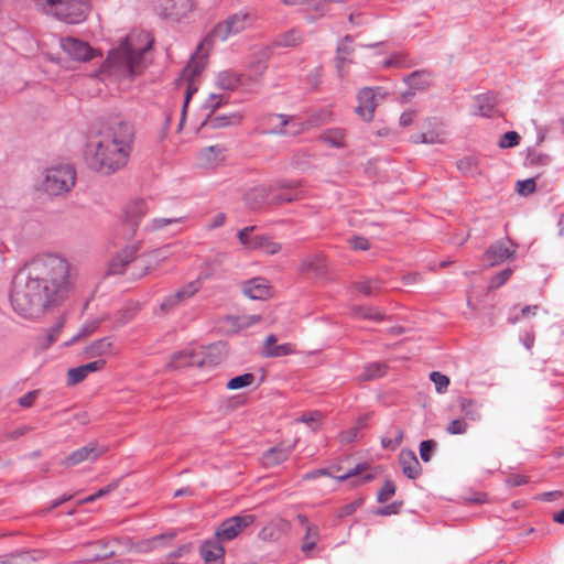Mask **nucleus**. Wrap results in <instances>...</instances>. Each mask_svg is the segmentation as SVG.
Instances as JSON below:
<instances>
[{"mask_svg": "<svg viewBox=\"0 0 564 564\" xmlns=\"http://www.w3.org/2000/svg\"><path fill=\"white\" fill-rule=\"evenodd\" d=\"M76 280L77 272L66 258L55 253L37 256L15 274L11 305L21 316L32 317L62 301Z\"/></svg>", "mask_w": 564, "mask_h": 564, "instance_id": "f257e3e1", "label": "nucleus"}, {"mask_svg": "<svg viewBox=\"0 0 564 564\" xmlns=\"http://www.w3.org/2000/svg\"><path fill=\"white\" fill-rule=\"evenodd\" d=\"M133 141V126L122 115H110L88 138L84 153L86 164L95 172L115 174L127 165Z\"/></svg>", "mask_w": 564, "mask_h": 564, "instance_id": "f03ea898", "label": "nucleus"}, {"mask_svg": "<svg viewBox=\"0 0 564 564\" xmlns=\"http://www.w3.org/2000/svg\"><path fill=\"white\" fill-rule=\"evenodd\" d=\"M153 39L145 31L132 32L120 42L119 46L111 50L106 63L132 79L140 75L144 67V53L151 50Z\"/></svg>", "mask_w": 564, "mask_h": 564, "instance_id": "7ed1b4c3", "label": "nucleus"}, {"mask_svg": "<svg viewBox=\"0 0 564 564\" xmlns=\"http://www.w3.org/2000/svg\"><path fill=\"white\" fill-rule=\"evenodd\" d=\"M37 8L68 24L86 20L90 0H34Z\"/></svg>", "mask_w": 564, "mask_h": 564, "instance_id": "20e7f679", "label": "nucleus"}, {"mask_svg": "<svg viewBox=\"0 0 564 564\" xmlns=\"http://www.w3.org/2000/svg\"><path fill=\"white\" fill-rule=\"evenodd\" d=\"M256 20V12L241 10L216 24L213 29V35L221 41H226L230 35L238 34L251 26Z\"/></svg>", "mask_w": 564, "mask_h": 564, "instance_id": "39448f33", "label": "nucleus"}, {"mask_svg": "<svg viewBox=\"0 0 564 564\" xmlns=\"http://www.w3.org/2000/svg\"><path fill=\"white\" fill-rule=\"evenodd\" d=\"M131 262H133V269L137 270V272L131 273L132 278H142L150 270L149 263H145L144 260L137 259L135 247H126L112 258L108 268V274L116 275L124 273L126 267Z\"/></svg>", "mask_w": 564, "mask_h": 564, "instance_id": "423d86ee", "label": "nucleus"}, {"mask_svg": "<svg viewBox=\"0 0 564 564\" xmlns=\"http://www.w3.org/2000/svg\"><path fill=\"white\" fill-rule=\"evenodd\" d=\"M204 67H205V62L203 61V58H195L193 56L192 59L187 63V65L181 72L178 78L175 79L176 87H181V85L183 83H186V94H185L184 105H183V109H182V116H181V120H180V128H182V126L185 121L188 102H189L193 94H195L197 91V88L194 85V79L200 75Z\"/></svg>", "mask_w": 564, "mask_h": 564, "instance_id": "0eeeda50", "label": "nucleus"}, {"mask_svg": "<svg viewBox=\"0 0 564 564\" xmlns=\"http://www.w3.org/2000/svg\"><path fill=\"white\" fill-rule=\"evenodd\" d=\"M256 516L250 513L237 514L224 520L215 532V536L224 542L236 539L245 529L253 524Z\"/></svg>", "mask_w": 564, "mask_h": 564, "instance_id": "6e6552de", "label": "nucleus"}, {"mask_svg": "<svg viewBox=\"0 0 564 564\" xmlns=\"http://www.w3.org/2000/svg\"><path fill=\"white\" fill-rule=\"evenodd\" d=\"M183 356L188 358L186 364L197 365V367H214L223 359L221 350L216 345L199 347L196 348V352L183 354Z\"/></svg>", "mask_w": 564, "mask_h": 564, "instance_id": "1a4fd4ad", "label": "nucleus"}, {"mask_svg": "<svg viewBox=\"0 0 564 564\" xmlns=\"http://www.w3.org/2000/svg\"><path fill=\"white\" fill-rule=\"evenodd\" d=\"M332 112L328 109H321L314 113H312L305 122H301L296 129L293 131H290L289 134H297L301 131H304L307 128L311 127H318L322 124H325L330 120ZM274 117L281 119V127H285L290 123V117L285 115H275ZM280 134H286L288 131L283 130L281 128L279 131H275Z\"/></svg>", "mask_w": 564, "mask_h": 564, "instance_id": "9d476101", "label": "nucleus"}, {"mask_svg": "<svg viewBox=\"0 0 564 564\" xmlns=\"http://www.w3.org/2000/svg\"><path fill=\"white\" fill-rule=\"evenodd\" d=\"M105 446H100L97 443H88L87 445L72 452L65 459L63 464L65 466H75L83 462H94L99 458L105 452Z\"/></svg>", "mask_w": 564, "mask_h": 564, "instance_id": "9b49d317", "label": "nucleus"}, {"mask_svg": "<svg viewBox=\"0 0 564 564\" xmlns=\"http://www.w3.org/2000/svg\"><path fill=\"white\" fill-rule=\"evenodd\" d=\"M59 45L62 50L74 61L87 62L93 57V48L82 40L75 37L61 39Z\"/></svg>", "mask_w": 564, "mask_h": 564, "instance_id": "f8f14e48", "label": "nucleus"}, {"mask_svg": "<svg viewBox=\"0 0 564 564\" xmlns=\"http://www.w3.org/2000/svg\"><path fill=\"white\" fill-rule=\"evenodd\" d=\"M358 106L356 108L357 115L366 122L373 119L375 110L378 106L377 93L371 87H365L359 90L357 95Z\"/></svg>", "mask_w": 564, "mask_h": 564, "instance_id": "ddd939ff", "label": "nucleus"}, {"mask_svg": "<svg viewBox=\"0 0 564 564\" xmlns=\"http://www.w3.org/2000/svg\"><path fill=\"white\" fill-rule=\"evenodd\" d=\"M516 252L511 240L502 239L492 243L487 250L485 258L490 265L499 264L513 257Z\"/></svg>", "mask_w": 564, "mask_h": 564, "instance_id": "4468645a", "label": "nucleus"}, {"mask_svg": "<svg viewBox=\"0 0 564 564\" xmlns=\"http://www.w3.org/2000/svg\"><path fill=\"white\" fill-rule=\"evenodd\" d=\"M354 40L351 35H345L337 45L336 50V67L340 78L346 74V66L352 63Z\"/></svg>", "mask_w": 564, "mask_h": 564, "instance_id": "2eb2a0df", "label": "nucleus"}, {"mask_svg": "<svg viewBox=\"0 0 564 564\" xmlns=\"http://www.w3.org/2000/svg\"><path fill=\"white\" fill-rule=\"evenodd\" d=\"M192 0H160L161 14L165 18L178 19L193 10Z\"/></svg>", "mask_w": 564, "mask_h": 564, "instance_id": "dca6fc26", "label": "nucleus"}, {"mask_svg": "<svg viewBox=\"0 0 564 564\" xmlns=\"http://www.w3.org/2000/svg\"><path fill=\"white\" fill-rule=\"evenodd\" d=\"M76 178H43L40 189L48 196H58L69 192Z\"/></svg>", "mask_w": 564, "mask_h": 564, "instance_id": "f3484780", "label": "nucleus"}, {"mask_svg": "<svg viewBox=\"0 0 564 564\" xmlns=\"http://www.w3.org/2000/svg\"><path fill=\"white\" fill-rule=\"evenodd\" d=\"M223 543L224 541H220L215 536L214 540L206 541L200 546L202 557L207 564H223L221 560L225 555Z\"/></svg>", "mask_w": 564, "mask_h": 564, "instance_id": "a211bd4d", "label": "nucleus"}, {"mask_svg": "<svg viewBox=\"0 0 564 564\" xmlns=\"http://www.w3.org/2000/svg\"><path fill=\"white\" fill-rule=\"evenodd\" d=\"M106 365L104 359H97L95 361L88 362L86 365H82L76 368H70L68 370V384L74 386L82 382L89 373L101 370Z\"/></svg>", "mask_w": 564, "mask_h": 564, "instance_id": "6ab92c4d", "label": "nucleus"}, {"mask_svg": "<svg viewBox=\"0 0 564 564\" xmlns=\"http://www.w3.org/2000/svg\"><path fill=\"white\" fill-rule=\"evenodd\" d=\"M242 121L240 112H231L228 115L207 113L206 118L200 124V128L210 127L213 129L225 128L228 126L239 124Z\"/></svg>", "mask_w": 564, "mask_h": 564, "instance_id": "aec40b11", "label": "nucleus"}, {"mask_svg": "<svg viewBox=\"0 0 564 564\" xmlns=\"http://www.w3.org/2000/svg\"><path fill=\"white\" fill-rule=\"evenodd\" d=\"M242 292L251 300H265L270 294V288L267 280L253 278L242 284Z\"/></svg>", "mask_w": 564, "mask_h": 564, "instance_id": "412c9836", "label": "nucleus"}, {"mask_svg": "<svg viewBox=\"0 0 564 564\" xmlns=\"http://www.w3.org/2000/svg\"><path fill=\"white\" fill-rule=\"evenodd\" d=\"M147 213L148 207L143 199H134L126 206V221L132 227V232H135L141 219L147 215Z\"/></svg>", "mask_w": 564, "mask_h": 564, "instance_id": "4be33fe9", "label": "nucleus"}, {"mask_svg": "<svg viewBox=\"0 0 564 564\" xmlns=\"http://www.w3.org/2000/svg\"><path fill=\"white\" fill-rule=\"evenodd\" d=\"M295 444H279L271 447L263 454V462L267 466H276L285 462L293 452Z\"/></svg>", "mask_w": 564, "mask_h": 564, "instance_id": "5701e85b", "label": "nucleus"}, {"mask_svg": "<svg viewBox=\"0 0 564 564\" xmlns=\"http://www.w3.org/2000/svg\"><path fill=\"white\" fill-rule=\"evenodd\" d=\"M400 465L403 474L410 479H416L421 474L422 468L420 462L412 451H401Z\"/></svg>", "mask_w": 564, "mask_h": 564, "instance_id": "b1692460", "label": "nucleus"}, {"mask_svg": "<svg viewBox=\"0 0 564 564\" xmlns=\"http://www.w3.org/2000/svg\"><path fill=\"white\" fill-rule=\"evenodd\" d=\"M432 73L426 69L414 70L404 78V83L413 90H425L431 85Z\"/></svg>", "mask_w": 564, "mask_h": 564, "instance_id": "393cba45", "label": "nucleus"}, {"mask_svg": "<svg viewBox=\"0 0 564 564\" xmlns=\"http://www.w3.org/2000/svg\"><path fill=\"white\" fill-rule=\"evenodd\" d=\"M457 403L464 420L471 422H479L481 420L480 404L476 400L459 398Z\"/></svg>", "mask_w": 564, "mask_h": 564, "instance_id": "a878e982", "label": "nucleus"}, {"mask_svg": "<svg viewBox=\"0 0 564 564\" xmlns=\"http://www.w3.org/2000/svg\"><path fill=\"white\" fill-rule=\"evenodd\" d=\"M112 354V343L108 337L97 339L85 348L88 358H99Z\"/></svg>", "mask_w": 564, "mask_h": 564, "instance_id": "bb28decb", "label": "nucleus"}, {"mask_svg": "<svg viewBox=\"0 0 564 564\" xmlns=\"http://www.w3.org/2000/svg\"><path fill=\"white\" fill-rule=\"evenodd\" d=\"M250 250H261L267 254H275L281 250V245L268 235H254Z\"/></svg>", "mask_w": 564, "mask_h": 564, "instance_id": "cd10ccee", "label": "nucleus"}, {"mask_svg": "<svg viewBox=\"0 0 564 564\" xmlns=\"http://www.w3.org/2000/svg\"><path fill=\"white\" fill-rule=\"evenodd\" d=\"M180 251H181L180 245H177V243L166 245L162 248L151 251L148 256L150 260L145 261V263H149V265H150L151 262L160 263L170 258H178Z\"/></svg>", "mask_w": 564, "mask_h": 564, "instance_id": "c85d7f7f", "label": "nucleus"}, {"mask_svg": "<svg viewBox=\"0 0 564 564\" xmlns=\"http://www.w3.org/2000/svg\"><path fill=\"white\" fill-rule=\"evenodd\" d=\"M302 33L297 29H291L282 34H279L273 44L279 47H294L302 42Z\"/></svg>", "mask_w": 564, "mask_h": 564, "instance_id": "c756f323", "label": "nucleus"}, {"mask_svg": "<svg viewBox=\"0 0 564 564\" xmlns=\"http://www.w3.org/2000/svg\"><path fill=\"white\" fill-rule=\"evenodd\" d=\"M44 176H76L74 165L65 160L52 163L44 170Z\"/></svg>", "mask_w": 564, "mask_h": 564, "instance_id": "7c9ffc66", "label": "nucleus"}, {"mask_svg": "<svg viewBox=\"0 0 564 564\" xmlns=\"http://www.w3.org/2000/svg\"><path fill=\"white\" fill-rule=\"evenodd\" d=\"M203 276H198L196 280L188 282L184 286L180 288L174 292L175 297L182 301V304L192 299L203 286Z\"/></svg>", "mask_w": 564, "mask_h": 564, "instance_id": "2f4dec72", "label": "nucleus"}, {"mask_svg": "<svg viewBox=\"0 0 564 564\" xmlns=\"http://www.w3.org/2000/svg\"><path fill=\"white\" fill-rule=\"evenodd\" d=\"M186 219L185 216L180 217H155L151 219L144 227L148 232H155L164 229L165 227L174 224H181Z\"/></svg>", "mask_w": 564, "mask_h": 564, "instance_id": "473e14b6", "label": "nucleus"}, {"mask_svg": "<svg viewBox=\"0 0 564 564\" xmlns=\"http://www.w3.org/2000/svg\"><path fill=\"white\" fill-rule=\"evenodd\" d=\"M318 527H307L305 534L302 540L301 551L306 555L311 556V552L316 547L317 541L319 540Z\"/></svg>", "mask_w": 564, "mask_h": 564, "instance_id": "72a5a7b5", "label": "nucleus"}, {"mask_svg": "<svg viewBox=\"0 0 564 564\" xmlns=\"http://www.w3.org/2000/svg\"><path fill=\"white\" fill-rule=\"evenodd\" d=\"M386 372H387L386 364L379 362V361L370 362L364 367V370L360 375V380H364V381L375 380V379L383 377L386 375Z\"/></svg>", "mask_w": 564, "mask_h": 564, "instance_id": "f704fd0d", "label": "nucleus"}, {"mask_svg": "<svg viewBox=\"0 0 564 564\" xmlns=\"http://www.w3.org/2000/svg\"><path fill=\"white\" fill-rule=\"evenodd\" d=\"M176 536V532L170 531L155 536H152L148 540L142 541L139 544L140 551L148 552L155 549L159 544H164L171 542Z\"/></svg>", "mask_w": 564, "mask_h": 564, "instance_id": "c9c22d12", "label": "nucleus"}, {"mask_svg": "<svg viewBox=\"0 0 564 564\" xmlns=\"http://www.w3.org/2000/svg\"><path fill=\"white\" fill-rule=\"evenodd\" d=\"M345 131L340 128L328 129L324 133L321 134V140L333 148H344L345 147Z\"/></svg>", "mask_w": 564, "mask_h": 564, "instance_id": "e433bc0d", "label": "nucleus"}, {"mask_svg": "<svg viewBox=\"0 0 564 564\" xmlns=\"http://www.w3.org/2000/svg\"><path fill=\"white\" fill-rule=\"evenodd\" d=\"M476 110L475 115H479L482 117H491L495 110V101L490 96L487 95H478L475 97Z\"/></svg>", "mask_w": 564, "mask_h": 564, "instance_id": "4c0bfd02", "label": "nucleus"}, {"mask_svg": "<svg viewBox=\"0 0 564 564\" xmlns=\"http://www.w3.org/2000/svg\"><path fill=\"white\" fill-rule=\"evenodd\" d=\"M351 314L356 318H364L375 322H381L384 319V314L376 307L356 306L352 308Z\"/></svg>", "mask_w": 564, "mask_h": 564, "instance_id": "58836bf2", "label": "nucleus"}, {"mask_svg": "<svg viewBox=\"0 0 564 564\" xmlns=\"http://www.w3.org/2000/svg\"><path fill=\"white\" fill-rule=\"evenodd\" d=\"M458 171L464 175L474 176L480 174L478 161L475 156H465L456 162Z\"/></svg>", "mask_w": 564, "mask_h": 564, "instance_id": "ea45409f", "label": "nucleus"}, {"mask_svg": "<svg viewBox=\"0 0 564 564\" xmlns=\"http://www.w3.org/2000/svg\"><path fill=\"white\" fill-rule=\"evenodd\" d=\"M367 424V416H361L358 419L356 425L348 429L346 432L341 434V441L346 443H351L358 440L360 436V431Z\"/></svg>", "mask_w": 564, "mask_h": 564, "instance_id": "a19ab883", "label": "nucleus"}, {"mask_svg": "<svg viewBox=\"0 0 564 564\" xmlns=\"http://www.w3.org/2000/svg\"><path fill=\"white\" fill-rule=\"evenodd\" d=\"M253 381H254V376L252 373H243L241 376H237V377L230 379L227 382L226 387L229 390H238V389H242V388L251 386L253 383Z\"/></svg>", "mask_w": 564, "mask_h": 564, "instance_id": "79ce46f5", "label": "nucleus"}, {"mask_svg": "<svg viewBox=\"0 0 564 564\" xmlns=\"http://www.w3.org/2000/svg\"><path fill=\"white\" fill-rule=\"evenodd\" d=\"M200 155L207 163L214 164L224 159V149L219 145H213L202 150Z\"/></svg>", "mask_w": 564, "mask_h": 564, "instance_id": "37998d69", "label": "nucleus"}, {"mask_svg": "<svg viewBox=\"0 0 564 564\" xmlns=\"http://www.w3.org/2000/svg\"><path fill=\"white\" fill-rule=\"evenodd\" d=\"M32 563H33V557L26 552L0 556V564H32Z\"/></svg>", "mask_w": 564, "mask_h": 564, "instance_id": "c03bdc74", "label": "nucleus"}, {"mask_svg": "<svg viewBox=\"0 0 564 564\" xmlns=\"http://www.w3.org/2000/svg\"><path fill=\"white\" fill-rule=\"evenodd\" d=\"M98 327H99L98 321H91V322L84 324L79 328L78 333L74 337H72L67 343H65V345L68 346L70 344L77 341L80 338H85V337L91 335Z\"/></svg>", "mask_w": 564, "mask_h": 564, "instance_id": "a18cd8bd", "label": "nucleus"}, {"mask_svg": "<svg viewBox=\"0 0 564 564\" xmlns=\"http://www.w3.org/2000/svg\"><path fill=\"white\" fill-rule=\"evenodd\" d=\"M520 140L521 137L518 132L507 131L500 137L498 145L501 149H510L517 147L520 143Z\"/></svg>", "mask_w": 564, "mask_h": 564, "instance_id": "49530a36", "label": "nucleus"}, {"mask_svg": "<svg viewBox=\"0 0 564 564\" xmlns=\"http://www.w3.org/2000/svg\"><path fill=\"white\" fill-rule=\"evenodd\" d=\"M355 288L357 291L362 293L366 296H371L379 289L378 280L366 279L359 282H356Z\"/></svg>", "mask_w": 564, "mask_h": 564, "instance_id": "de8ad7c7", "label": "nucleus"}, {"mask_svg": "<svg viewBox=\"0 0 564 564\" xmlns=\"http://www.w3.org/2000/svg\"><path fill=\"white\" fill-rule=\"evenodd\" d=\"M240 84V79L235 74L221 73L218 76V85L228 90L236 89Z\"/></svg>", "mask_w": 564, "mask_h": 564, "instance_id": "09e8293b", "label": "nucleus"}, {"mask_svg": "<svg viewBox=\"0 0 564 564\" xmlns=\"http://www.w3.org/2000/svg\"><path fill=\"white\" fill-rule=\"evenodd\" d=\"M188 352H196V349L187 348L182 351L173 354V356L171 358L170 366L175 369H180V368H184V367H197V365L186 364V361L188 360L187 357H185V356L178 357L180 355L188 354Z\"/></svg>", "mask_w": 564, "mask_h": 564, "instance_id": "8fccbe9b", "label": "nucleus"}, {"mask_svg": "<svg viewBox=\"0 0 564 564\" xmlns=\"http://www.w3.org/2000/svg\"><path fill=\"white\" fill-rule=\"evenodd\" d=\"M411 141L413 143H427V144H434V143H441L443 142L440 133L437 132H422L419 134H414L411 137Z\"/></svg>", "mask_w": 564, "mask_h": 564, "instance_id": "3c124183", "label": "nucleus"}, {"mask_svg": "<svg viewBox=\"0 0 564 564\" xmlns=\"http://www.w3.org/2000/svg\"><path fill=\"white\" fill-rule=\"evenodd\" d=\"M430 379L435 386V390L438 393H444L449 386V378L438 371H432L430 373Z\"/></svg>", "mask_w": 564, "mask_h": 564, "instance_id": "603ef678", "label": "nucleus"}, {"mask_svg": "<svg viewBox=\"0 0 564 564\" xmlns=\"http://www.w3.org/2000/svg\"><path fill=\"white\" fill-rule=\"evenodd\" d=\"M536 189L535 178H519L516 184V191L519 195L527 196Z\"/></svg>", "mask_w": 564, "mask_h": 564, "instance_id": "864d4df0", "label": "nucleus"}, {"mask_svg": "<svg viewBox=\"0 0 564 564\" xmlns=\"http://www.w3.org/2000/svg\"><path fill=\"white\" fill-rule=\"evenodd\" d=\"M411 65L408 57L402 53H397L383 62L384 67L408 68L411 67Z\"/></svg>", "mask_w": 564, "mask_h": 564, "instance_id": "5fc2aeb1", "label": "nucleus"}, {"mask_svg": "<svg viewBox=\"0 0 564 564\" xmlns=\"http://www.w3.org/2000/svg\"><path fill=\"white\" fill-rule=\"evenodd\" d=\"M467 430L468 425L463 417L452 420L445 429V431L451 435H462L465 434Z\"/></svg>", "mask_w": 564, "mask_h": 564, "instance_id": "6e6d98bb", "label": "nucleus"}, {"mask_svg": "<svg viewBox=\"0 0 564 564\" xmlns=\"http://www.w3.org/2000/svg\"><path fill=\"white\" fill-rule=\"evenodd\" d=\"M224 104H226L224 95L212 94L204 104V109L208 110V113H215Z\"/></svg>", "mask_w": 564, "mask_h": 564, "instance_id": "4d7b16f0", "label": "nucleus"}, {"mask_svg": "<svg viewBox=\"0 0 564 564\" xmlns=\"http://www.w3.org/2000/svg\"><path fill=\"white\" fill-rule=\"evenodd\" d=\"M436 446H437V443L434 440L422 441L420 444L421 459L425 463L430 462Z\"/></svg>", "mask_w": 564, "mask_h": 564, "instance_id": "13d9d810", "label": "nucleus"}, {"mask_svg": "<svg viewBox=\"0 0 564 564\" xmlns=\"http://www.w3.org/2000/svg\"><path fill=\"white\" fill-rule=\"evenodd\" d=\"M321 420L322 413L318 411L304 413L296 419L297 422L307 424L312 430H316L318 427Z\"/></svg>", "mask_w": 564, "mask_h": 564, "instance_id": "bf43d9fd", "label": "nucleus"}, {"mask_svg": "<svg viewBox=\"0 0 564 564\" xmlns=\"http://www.w3.org/2000/svg\"><path fill=\"white\" fill-rule=\"evenodd\" d=\"M395 494V485L392 480H386L382 488L377 495V500L380 503L388 501Z\"/></svg>", "mask_w": 564, "mask_h": 564, "instance_id": "052dcab7", "label": "nucleus"}, {"mask_svg": "<svg viewBox=\"0 0 564 564\" xmlns=\"http://www.w3.org/2000/svg\"><path fill=\"white\" fill-rule=\"evenodd\" d=\"M294 351L292 344L275 345L267 350V357H283Z\"/></svg>", "mask_w": 564, "mask_h": 564, "instance_id": "680f3d73", "label": "nucleus"}, {"mask_svg": "<svg viewBox=\"0 0 564 564\" xmlns=\"http://www.w3.org/2000/svg\"><path fill=\"white\" fill-rule=\"evenodd\" d=\"M254 226H248L239 230L238 239L241 245H243L248 250L251 248V242H253L254 235L252 232L254 230Z\"/></svg>", "mask_w": 564, "mask_h": 564, "instance_id": "e2e57ef3", "label": "nucleus"}, {"mask_svg": "<svg viewBox=\"0 0 564 564\" xmlns=\"http://www.w3.org/2000/svg\"><path fill=\"white\" fill-rule=\"evenodd\" d=\"M182 305V301L180 299L175 297V294L172 293L170 295H166L162 302H161V311L164 313H170L174 308Z\"/></svg>", "mask_w": 564, "mask_h": 564, "instance_id": "0e129e2a", "label": "nucleus"}, {"mask_svg": "<svg viewBox=\"0 0 564 564\" xmlns=\"http://www.w3.org/2000/svg\"><path fill=\"white\" fill-rule=\"evenodd\" d=\"M511 274H512V270L511 269H505V270L500 271L498 274H496L491 279L490 288L491 289L500 288L501 285H503L509 280Z\"/></svg>", "mask_w": 564, "mask_h": 564, "instance_id": "69168bd1", "label": "nucleus"}, {"mask_svg": "<svg viewBox=\"0 0 564 564\" xmlns=\"http://www.w3.org/2000/svg\"><path fill=\"white\" fill-rule=\"evenodd\" d=\"M292 164L300 171L306 172L311 164L310 158L306 153H297L293 156Z\"/></svg>", "mask_w": 564, "mask_h": 564, "instance_id": "338daca9", "label": "nucleus"}, {"mask_svg": "<svg viewBox=\"0 0 564 564\" xmlns=\"http://www.w3.org/2000/svg\"><path fill=\"white\" fill-rule=\"evenodd\" d=\"M261 321V316L258 314L253 315H242L237 317L238 326L241 328L249 327L251 325H254Z\"/></svg>", "mask_w": 564, "mask_h": 564, "instance_id": "774afa93", "label": "nucleus"}]
</instances>
